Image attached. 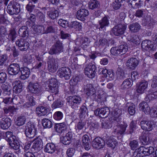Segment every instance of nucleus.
<instances>
[{
	"instance_id": "1",
	"label": "nucleus",
	"mask_w": 157,
	"mask_h": 157,
	"mask_svg": "<svg viewBox=\"0 0 157 157\" xmlns=\"http://www.w3.org/2000/svg\"><path fill=\"white\" fill-rule=\"evenodd\" d=\"M67 101L73 109H76L80 107L82 100L80 96L75 95L67 97Z\"/></svg>"
},
{
	"instance_id": "2",
	"label": "nucleus",
	"mask_w": 157,
	"mask_h": 157,
	"mask_svg": "<svg viewBox=\"0 0 157 157\" xmlns=\"http://www.w3.org/2000/svg\"><path fill=\"white\" fill-rule=\"evenodd\" d=\"M114 123L115 124L114 127V132L120 135L124 134L127 127V124L124 122L121 124V122L120 119H117Z\"/></svg>"
},
{
	"instance_id": "3",
	"label": "nucleus",
	"mask_w": 157,
	"mask_h": 157,
	"mask_svg": "<svg viewBox=\"0 0 157 157\" xmlns=\"http://www.w3.org/2000/svg\"><path fill=\"white\" fill-rule=\"evenodd\" d=\"M96 67L95 65L92 63H89L86 65L84 69L85 75L90 78H93L95 75Z\"/></svg>"
},
{
	"instance_id": "4",
	"label": "nucleus",
	"mask_w": 157,
	"mask_h": 157,
	"mask_svg": "<svg viewBox=\"0 0 157 157\" xmlns=\"http://www.w3.org/2000/svg\"><path fill=\"white\" fill-rule=\"evenodd\" d=\"M57 74L60 78H64L65 79L68 80L71 76V71L69 68L63 67L59 69Z\"/></svg>"
},
{
	"instance_id": "5",
	"label": "nucleus",
	"mask_w": 157,
	"mask_h": 157,
	"mask_svg": "<svg viewBox=\"0 0 157 157\" xmlns=\"http://www.w3.org/2000/svg\"><path fill=\"white\" fill-rule=\"evenodd\" d=\"M48 85L49 87V91L52 93H55L56 95L58 93L57 81L55 78L49 79L48 82Z\"/></svg>"
},
{
	"instance_id": "6",
	"label": "nucleus",
	"mask_w": 157,
	"mask_h": 157,
	"mask_svg": "<svg viewBox=\"0 0 157 157\" xmlns=\"http://www.w3.org/2000/svg\"><path fill=\"white\" fill-rule=\"evenodd\" d=\"M15 44L19 49L22 51L27 50L29 47V44L26 38L25 39L22 38L17 40Z\"/></svg>"
},
{
	"instance_id": "7",
	"label": "nucleus",
	"mask_w": 157,
	"mask_h": 157,
	"mask_svg": "<svg viewBox=\"0 0 157 157\" xmlns=\"http://www.w3.org/2000/svg\"><path fill=\"white\" fill-rule=\"evenodd\" d=\"M59 60L57 59L51 58L48 62V69L49 72L54 73L58 68Z\"/></svg>"
},
{
	"instance_id": "8",
	"label": "nucleus",
	"mask_w": 157,
	"mask_h": 157,
	"mask_svg": "<svg viewBox=\"0 0 157 157\" xmlns=\"http://www.w3.org/2000/svg\"><path fill=\"white\" fill-rule=\"evenodd\" d=\"M63 46L62 43L60 41H57L53 45L49 51L51 55L58 54L63 52Z\"/></svg>"
},
{
	"instance_id": "9",
	"label": "nucleus",
	"mask_w": 157,
	"mask_h": 157,
	"mask_svg": "<svg viewBox=\"0 0 157 157\" xmlns=\"http://www.w3.org/2000/svg\"><path fill=\"white\" fill-rule=\"evenodd\" d=\"M25 134L29 138H33L36 135V129L34 125L28 124L25 127Z\"/></svg>"
},
{
	"instance_id": "10",
	"label": "nucleus",
	"mask_w": 157,
	"mask_h": 157,
	"mask_svg": "<svg viewBox=\"0 0 157 157\" xmlns=\"http://www.w3.org/2000/svg\"><path fill=\"white\" fill-rule=\"evenodd\" d=\"M126 27V26L124 25L118 24L112 29L113 33L116 36H121L124 34Z\"/></svg>"
},
{
	"instance_id": "11",
	"label": "nucleus",
	"mask_w": 157,
	"mask_h": 157,
	"mask_svg": "<svg viewBox=\"0 0 157 157\" xmlns=\"http://www.w3.org/2000/svg\"><path fill=\"white\" fill-rule=\"evenodd\" d=\"M94 113L96 116L104 118L108 117L109 113V110L107 107L98 108L94 111Z\"/></svg>"
},
{
	"instance_id": "12",
	"label": "nucleus",
	"mask_w": 157,
	"mask_h": 157,
	"mask_svg": "<svg viewBox=\"0 0 157 157\" xmlns=\"http://www.w3.org/2000/svg\"><path fill=\"white\" fill-rule=\"evenodd\" d=\"M29 91L33 94H39L40 92V86L37 82H30L29 85Z\"/></svg>"
},
{
	"instance_id": "13",
	"label": "nucleus",
	"mask_w": 157,
	"mask_h": 157,
	"mask_svg": "<svg viewBox=\"0 0 157 157\" xmlns=\"http://www.w3.org/2000/svg\"><path fill=\"white\" fill-rule=\"evenodd\" d=\"M154 123L152 121H146L143 120L140 123V125L141 128L147 131H151L153 128Z\"/></svg>"
},
{
	"instance_id": "14",
	"label": "nucleus",
	"mask_w": 157,
	"mask_h": 157,
	"mask_svg": "<svg viewBox=\"0 0 157 157\" xmlns=\"http://www.w3.org/2000/svg\"><path fill=\"white\" fill-rule=\"evenodd\" d=\"M105 144V142L102 138L98 137L95 138L92 141L93 147L97 149L103 148Z\"/></svg>"
},
{
	"instance_id": "15",
	"label": "nucleus",
	"mask_w": 157,
	"mask_h": 157,
	"mask_svg": "<svg viewBox=\"0 0 157 157\" xmlns=\"http://www.w3.org/2000/svg\"><path fill=\"white\" fill-rule=\"evenodd\" d=\"M148 83L147 81L143 80L138 82L136 84V91L137 93L140 94L143 93L147 88Z\"/></svg>"
},
{
	"instance_id": "16",
	"label": "nucleus",
	"mask_w": 157,
	"mask_h": 157,
	"mask_svg": "<svg viewBox=\"0 0 157 157\" xmlns=\"http://www.w3.org/2000/svg\"><path fill=\"white\" fill-rule=\"evenodd\" d=\"M98 24L97 28L100 30L102 29H105L106 27H108L109 24V20L108 17L105 16L98 22Z\"/></svg>"
},
{
	"instance_id": "17",
	"label": "nucleus",
	"mask_w": 157,
	"mask_h": 157,
	"mask_svg": "<svg viewBox=\"0 0 157 157\" xmlns=\"http://www.w3.org/2000/svg\"><path fill=\"white\" fill-rule=\"evenodd\" d=\"M44 150L45 152L51 154L55 152L58 154L59 153V151L56 149L55 144L52 143L47 144L45 146Z\"/></svg>"
},
{
	"instance_id": "18",
	"label": "nucleus",
	"mask_w": 157,
	"mask_h": 157,
	"mask_svg": "<svg viewBox=\"0 0 157 157\" xmlns=\"http://www.w3.org/2000/svg\"><path fill=\"white\" fill-rule=\"evenodd\" d=\"M143 148L144 155H148L151 154L150 157H157V148L154 152V148L152 147H146L143 146Z\"/></svg>"
},
{
	"instance_id": "19",
	"label": "nucleus",
	"mask_w": 157,
	"mask_h": 157,
	"mask_svg": "<svg viewBox=\"0 0 157 157\" xmlns=\"http://www.w3.org/2000/svg\"><path fill=\"white\" fill-rule=\"evenodd\" d=\"M89 14V11L87 10L82 9L77 11L76 16L78 19L83 21Z\"/></svg>"
},
{
	"instance_id": "20",
	"label": "nucleus",
	"mask_w": 157,
	"mask_h": 157,
	"mask_svg": "<svg viewBox=\"0 0 157 157\" xmlns=\"http://www.w3.org/2000/svg\"><path fill=\"white\" fill-rule=\"evenodd\" d=\"M19 147V143L16 136L10 132V148L17 150Z\"/></svg>"
},
{
	"instance_id": "21",
	"label": "nucleus",
	"mask_w": 157,
	"mask_h": 157,
	"mask_svg": "<svg viewBox=\"0 0 157 157\" xmlns=\"http://www.w3.org/2000/svg\"><path fill=\"white\" fill-rule=\"evenodd\" d=\"M42 140L40 138H38L34 140L32 148L34 150L33 151L37 152L42 149Z\"/></svg>"
},
{
	"instance_id": "22",
	"label": "nucleus",
	"mask_w": 157,
	"mask_h": 157,
	"mask_svg": "<svg viewBox=\"0 0 157 157\" xmlns=\"http://www.w3.org/2000/svg\"><path fill=\"white\" fill-rule=\"evenodd\" d=\"M16 1L13 0L10 2V5L12 6L10 9V15L17 14L20 12L19 4Z\"/></svg>"
},
{
	"instance_id": "23",
	"label": "nucleus",
	"mask_w": 157,
	"mask_h": 157,
	"mask_svg": "<svg viewBox=\"0 0 157 157\" xmlns=\"http://www.w3.org/2000/svg\"><path fill=\"white\" fill-rule=\"evenodd\" d=\"M141 47L144 51H149L152 50L153 45L151 41L146 40L142 42Z\"/></svg>"
},
{
	"instance_id": "24",
	"label": "nucleus",
	"mask_w": 157,
	"mask_h": 157,
	"mask_svg": "<svg viewBox=\"0 0 157 157\" xmlns=\"http://www.w3.org/2000/svg\"><path fill=\"white\" fill-rule=\"evenodd\" d=\"M36 110L39 116H44L49 113L50 112L48 108L42 106L37 107Z\"/></svg>"
},
{
	"instance_id": "25",
	"label": "nucleus",
	"mask_w": 157,
	"mask_h": 157,
	"mask_svg": "<svg viewBox=\"0 0 157 157\" xmlns=\"http://www.w3.org/2000/svg\"><path fill=\"white\" fill-rule=\"evenodd\" d=\"M140 110L144 112L145 114H148L151 111V109L148 105L145 102H142L139 105Z\"/></svg>"
},
{
	"instance_id": "26",
	"label": "nucleus",
	"mask_w": 157,
	"mask_h": 157,
	"mask_svg": "<svg viewBox=\"0 0 157 157\" xmlns=\"http://www.w3.org/2000/svg\"><path fill=\"white\" fill-rule=\"evenodd\" d=\"M84 90L86 94L89 96L93 95L96 92L94 88L93 85L91 84H87Z\"/></svg>"
},
{
	"instance_id": "27",
	"label": "nucleus",
	"mask_w": 157,
	"mask_h": 157,
	"mask_svg": "<svg viewBox=\"0 0 157 157\" xmlns=\"http://www.w3.org/2000/svg\"><path fill=\"white\" fill-rule=\"evenodd\" d=\"M13 91L16 93H20L22 90V85L20 81H15L12 83Z\"/></svg>"
},
{
	"instance_id": "28",
	"label": "nucleus",
	"mask_w": 157,
	"mask_h": 157,
	"mask_svg": "<svg viewBox=\"0 0 157 157\" xmlns=\"http://www.w3.org/2000/svg\"><path fill=\"white\" fill-rule=\"evenodd\" d=\"M67 127V124L65 123L56 124L54 126L56 132L59 133H62L65 131Z\"/></svg>"
},
{
	"instance_id": "29",
	"label": "nucleus",
	"mask_w": 157,
	"mask_h": 157,
	"mask_svg": "<svg viewBox=\"0 0 157 157\" xmlns=\"http://www.w3.org/2000/svg\"><path fill=\"white\" fill-rule=\"evenodd\" d=\"M138 64V61L135 58H131L128 59L127 63V66L129 68L134 69Z\"/></svg>"
},
{
	"instance_id": "30",
	"label": "nucleus",
	"mask_w": 157,
	"mask_h": 157,
	"mask_svg": "<svg viewBox=\"0 0 157 157\" xmlns=\"http://www.w3.org/2000/svg\"><path fill=\"white\" fill-rule=\"evenodd\" d=\"M21 75L20 76V78L21 79L25 80L29 76L30 71L28 68L26 67L21 68Z\"/></svg>"
},
{
	"instance_id": "31",
	"label": "nucleus",
	"mask_w": 157,
	"mask_h": 157,
	"mask_svg": "<svg viewBox=\"0 0 157 157\" xmlns=\"http://www.w3.org/2000/svg\"><path fill=\"white\" fill-rule=\"evenodd\" d=\"M10 120L8 118H3L0 121V127L1 128L3 129H7L9 128L10 125V122L8 120Z\"/></svg>"
},
{
	"instance_id": "32",
	"label": "nucleus",
	"mask_w": 157,
	"mask_h": 157,
	"mask_svg": "<svg viewBox=\"0 0 157 157\" xmlns=\"http://www.w3.org/2000/svg\"><path fill=\"white\" fill-rule=\"evenodd\" d=\"M28 27L25 26H22L19 30L18 33L19 35L23 37H27L28 36Z\"/></svg>"
},
{
	"instance_id": "33",
	"label": "nucleus",
	"mask_w": 157,
	"mask_h": 157,
	"mask_svg": "<svg viewBox=\"0 0 157 157\" xmlns=\"http://www.w3.org/2000/svg\"><path fill=\"white\" fill-rule=\"evenodd\" d=\"M129 27L132 32L136 33L140 30L141 26L139 23L136 22L130 25Z\"/></svg>"
},
{
	"instance_id": "34",
	"label": "nucleus",
	"mask_w": 157,
	"mask_h": 157,
	"mask_svg": "<svg viewBox=\"0 0 157 157\" xmlns=\"http://www.w3.org/2000/svg\"><path fill=\"white\" fill-rule=\"evenodd\" d=\"M32 55H26L23 58V62L24 64L26 65L27 64H30L34 61V57Z\"/></svg>"
},
{
	"instance_id": "35",
	"label": "nucleus",
	"mask_w": 157,
	"mask_h": 157,
	"mask_svg": "<svg viewBox=\"0 0 157 157\" xmlns=\"http://www.w3.org/2000/svg\"><path fill=\"white\" fill-rule=\"evenodd\" d=\"M106 143L108 147L114 149L118 144V142L115 139L109 138L106 140Z\"/></svg>"
},
{
	"instance_id": "36",
	"label": "nucleus",
	"mask_w": 157,
	"mask_h": 157,
	"mask_svg": "<svg viewBox=\"0 0 157 157\" xmlns=\"http://www.w3.org/2000/svg\"><path fill=\"white\" fill-rule=\"evenodd\" d=\"M19 65L15 63L10 64V71L12 74L10 73V75H16L17 74L19 71Z\"/></svg>"
},
{
	"instance_id": "37",
	"label": "nucleus",
	"mask_w": 157,
	"mask_h": 157,
	"mask_svg": "<svg viewBox=\"0 0 157 157\" xmlns=\"http://www.w3.org/2000/svg\"><path fill=\"white\" fill-rule=\"evenodd\" d=\"M25 121V117L24 116H21L18 117L16 120H15V123L16 125L21 126L23 125Z\"/></svg>"
},
{
	"instance_id": "38",
	"label": "nucleus",
	"mask_w": 157,
	"mask_h": 157,
	"mask_svg": "<svg viewBox=\"0 0 157 157\" xmlns=\"http://www.w3.org/2000/svg\"><path fill=\"white\" fill-rule=\"evenodd\" d=\"M132 84V81L130 79L125 80L121 84V87L123 89H128L130 87Z\"/></svg>"
},
{
	"instance_id": "39",
	"label": "nucleus",
	"mask_w": 157,
	"mask_h": 157,
	"mask_svg": "<svg viewBox=\"0 0 157 157\" xmlns=\"http://www.w3.org/2000/svg\"><path fill=\"white\" fill-rule=\"evenodd\" d=\"M99 6V3L97 0H91L89 3V8L91 10L98 8Z\"/></svg>"
},
{
	"instance_id": "40",
	"label": "nucleus",
	"mask_w": 157,
	"mask_h": 157,
	"mask_svg": "<svg viewBox=\"0 0 157 157\" xmlns=\"http://www.w3.org/2000/svg\"><path fill=\"white\" fill-rule=\"evenodd\" d=\"M47 14L49 18L52 19H54L58 16L59 12L58 11L56 10L54 11H48Z\"/></svg>"
},
{
	"instance_id": "41",
	"label": "nucleus",
	"mask_w": 157,
	"mask_h": 157,
	"mask_svg": "<svg viewBox=\"0 0 157 157\" xmlns=\"http://www.w3.org/2000/svg\"><path fill=\"white\" fill-rule=\"evenodd\" d=\"M127 106H128L129 113L131 115H133L135 113V105L133 103H127Z\"/></svg>"
},
{
	"instance_id": "42",
	"label": "nucleus",
	"mask_w": 157,
	"mask_h": 157,
	"mask_svg": "<svg viewBox=\"0 0 157 157\" xmlns=\"http://www.w3.org/2000/svg\"><path fill=\"white\" fill-rule=\"evenodd\" d=\"M42 124L45 128H51L52 125V123L51 121L48 119L44 118L42 120Z\"/></svg>"
},
{
	"instance_id": "43",
	"label": "nucleus",
	"mask_w": 157,
	"mask_h": 157,
	"mask_svg": "<svg viewBox=\"0 0 157 157\" xmlns=\"http://www.w3.org/2000/svg\"><path fill=\"white\" fill-rule=\"evenodd\" d=\"M96 44L98 46H105L108 45V40L105 38L101 37L100 38L98 41L97 42Z\"/></svg>"
},
{
	"instance_id": "44",
	"label": "nucleus",
	"mask_w": 157,
	"mask_h": 157,
	"mask_svg": "<svg viewBox=\"0 0 157 157\" xmlns=\"http://www.w3.org/2000/svg\"><path fill=\"white\" fill-rule=\"evenodd\" d=\"M140 139L142 143L144 144H147L149 143V139L147 134L145 133L143 134L140 137Z\"/></svg>"
},
{
	"instance_id": "45",
	"label": "nucleus",
	"mask_w": 157,
	"mask_h": 157,
	"mask_svg": "<svg viewBox=\"0 0 157 157\" xmlns=\"http://www.w3.org/2000/svg\"><path fill=\"white\" fill-rule=\"evenodd\" d=\"M120 53L124 54L128 50V45L126 43H124L118 47Z\"/></svg>"
},
{
	"instance_id": "46",
	"label": "nucleus",
	"mask_w": 157,
	"mask_h": 157,
	"mask_svg": "<svg viewBox=\"0 0 157 157\" xmlns=\"http://www.w3.org/2000/svg\"><path fill=\"white\" fill-rule=\"evenodd\" d=\"M116 76L117 79H121L124 77V74L123 71L120 68H118L116 72Z\"/></svg>"
},
{
	"instance_id": "47",
	"label": "nucleus",
	"mask_w": 157,
	"mask_h": 157,
	"mask_svg": "<svg viewBox=\"0 0 157 157\" xmlns=\"http://www.w3.org/2000/svg\"><path fill=\"white\" fill-rule=\"evenodd\" d=\"M70 27L76 29V30H79L82 29V26L80 23L76 21L72 22L70 25Z\"/></svg>"
},
{
	"instance_id": "48",
	"label": "nucleus",
	"mask_w": 157,
	"mask_h": 157,
	"mask_svg": "<svg viewBox=\"0 0 157 157\" xmlns=\"http://www.w3.org/2000/svg\"><path fill=\"white\" fill-rule=\"evenodd\" d=\"M127 39L128 41L135 43L136 44H138V42H139V37L136 35H133L131 36H128Z\"/></svg>"
},
{
	"instance_id": "49",
	"label": "nucleus",
	"mask_w": 157,
	"mask_h": 157,
	"mask_svg": "<svg viewBox=\"0 0 157 157\" xmlns=\"http://www.w3.org/2000/svg\"><path fill=\"white\" fill-rule=\"evenodd\" d=\"M63 117V113L60 111L55 112L53 115V118L56 120L59 121L61 120Z\"/></svg>"
},
{
	"instance_id": "50",
	"label": "nucleus",
	"mask_w": 157,
	"mask_h": 157,
	"mask_svg": "<svg viewBox=\"0 0 157 157\" xmlns=\"http://www.w3.org/2000/svg\"><path fill=\"white\" fill-rule=\"evenodd\" d=\"M113 114L115 118L114 119V122L115 121H116L117 119H119L118 118L122 114L121 110L120 109H116L114 111Z\"/></svg>"
},
{
	"instance_id": "51",
	"label": "nucleus",
	"mask_w": 157,
	"mask_h": 157,
	"mask_svg": "<svg viewBox=\"0 0 157 157\" xmlns=\"http://www.w3.org/2000/svg\"><path fill=\"white\" fill-rule=\"evenodd\" d=\"M63 105L62 101L57 100L55 101L52 105V107L54 108H56L62 107Z\"/></svg>"
},
{
	"instance_id": "52",
	"label": "nucleus",
	"mask_w": 157,
	"mask_h": 157,
	"mask_svg": "<svg viewBox=\"0 0 157 157\" xmlns=\"http://www.w3.org/2000/svg\"><path fill=\"white\" fill-rule=\"evenodd\" d=\"M90 41L88 38L86 37L82 38L80 41V43L83 46L85 47L89 45Z\"/></svg>"
},
{
	"instance_id": "53",
	"label": "nucleus",
	"mask_w": 157,
	"mask_h": 157,
	"mask_svg": "<svg viewBox=\"0 0 157 157\" xmlns=\"http://www.w3.org/2000/svg\"><path fill=\"white\" fill-rule=\"evenodd\" d=\"M110 52L111 54L114 56H117L120 54L118 47L112 48Z\"/></svg>"
},
{
	"instance_id": "54",
	"label": "nucleus",
	"mask_w": 157,
	"mask_h": 157,
	"mask_svg": "<svg viewBox=\"0 0 157 157\" xmlns=\"http://www.w3.org/2000/svg\"><path fill=\"white\" fill-rule=\"evenodd\" d=\"M37 17L39 19L41 22L42 23H44L45 21V16L40 11H38L36 15Z\"/></svg>"
},
{
	"instance_id": "55",
	"label": "nucleus",
	"mask_w": 157,
	"mask_h": 157,
	"mask_svg": "<svg viewBox=\"0 0 157 157\" xmlns=\"http://www.w3.org/2000/svg\"><path fill=\"white\" fill-rule=\"evenodd\" d=\"M58 23L60 26L64 28H66L68 25V22L67 21L61 19L59 20Z\"/></svg>"
},
{
	"instance_id": "56",
	"label": "nucleus",
	"mask_w": 157,
	"mask_h": 157,
	"mask_svg": "<svg viewBox=\"0 0 157 157\" xmlns=\"http://www.w3.org/2000/svg\"><path fill=\"white\" fill-rule=\"evenodd\" d=\"M78 65V60L76 57L75 58L71 60V66L72 69H75Z\"/></svg>"
},
{
	"instance_id": "57",
	"label": "nucleus",
	"mask_w": 157,
	"mask_h": 157,
	"mask_svg": "<svg viewBox=\"0 0 157 157\" xmlns=\"http://www.w3.org/2000/svg\"><path fill=\"white\" fill-rule=\"evenodd\" d=\"M44 26L40 25H37L36 26L35 30V31L38 33H43L44 31Z\"/></svg>"
},
{
	"instance_id": "58",
	"label": "nucleus",
	"mask_w": 157,
	"mask_h": 157,
	"mask_svg": "<svg viewBox=\"0 0 157 157\" xmlns=\"http://www.w3.org/2000/svg\"><path fill=\"white\" fill-rule=\"evenodd\" d=\"M26 99L28 100L30 103L31 105L34 106L36 104L34 98L32 96H30L29 95H27L26 97Z\"/></svg>"
},
{
	"instance_id": "59",
	"label": "nucleus",
	"mask_w": 157,
	"mask_h": 157,
	"mask_svg": "<svg viewBox=\"0 0 157 157\" xmlns=\"http://www.w3.org/2000/svg\"><path fill=\"white\" fill-rule=\"evenodd\" d=\"M131 149L132 150L135 149L138 146V144L137 141L133 140L131 141L129 144Z\"/></svg>"
},
{
	"instance_id": "60",
	"label": "nucleus",
	"mask_w": 157,
	"mask_h": 157,
	"mask_svg": "<svg viewBox=\"0 0 157 157\" xmlns=\"http://www.w3.org/2000/svg\"><path fill=\"white\" fill-rule=\"evenodd\" d=\"M34 6V5H32V2H29V3L26 6V10L29 13L31 12L33 10Z\"/></svg>"
},
{
	"instance_id": "61",
	"label": "nucleus",
	"mask_w": 157,
	"mask_h": 157,
	"mask_svg": "<svg viewBox=\"0 0 157 157\" xmlns=\"http://www.w3.org/2000/svg\"><path fill=\"white\" fill-rule=\"evenodd\" d=\"M106 77H108V78L110 80H113L114 78V74L113 71L111 70H109L107 75H106Z\"/></svg>"
},
{
	"instance_id": "62",
	"label": "nucleus",
	"mask_w": 157,
	"mask_h": 157,
	"mask_svg": "<svg viewBox=\"0 0 157 157\" xmlns=\"http://www.w3.org/2000/svg\"><path fill=\"white\" fill-rule=\"evenodd\" d=\"M75 152V150L71 148H69L67 151V154L69 157H72Z\"/></svg>"
},
{
	"instance_id": "63",
	"label": "nucleus",
	"mask_w": 157,
	"mask_h": 157,
	"mask_svg": "<svg viewBox=\"0 0 157 157\" xmlns=\"http://www.w3.org/2000/svg\"><path fill=\"white\" fill-rule=\"evenodd\" d=\"M6 74L3 72H0V83H2L5 82L6 79Z\"/></svg>"
},
{
	"instance_id": "64",
	"label": "nucleus",
	"mask_w": 157,
	"mask_h": 157,
	"mask_svg": "<svg viewBox=\"0 0 157 157\" xmlns=\"http://www.w3.org/2000/svg\"><path fill=\"white\" fill-rule=\"evenodd\" d=\"M149 114L152 117H157V108H154L151 109V111Z\"/></svg>"
}]
</instances>
